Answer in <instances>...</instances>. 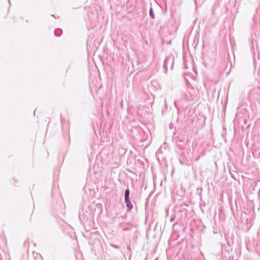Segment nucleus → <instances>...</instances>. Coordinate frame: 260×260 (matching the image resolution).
<instances>
[{"label":"nucleus","instance_id":"1","mask_svg":"<svg viewBox=\"0 0 260 260\" xmlns=\"http://www.w3.org/2000/svg\"><path fill=\"white\" fill-rule=\"evenodd\" d=\"M129 193V190L126 189L125 191V199L126 200V199H127L128 198Z\"/></svg>","mask_w":260,"mask_h":260},{"label":"nucleus","instance_id":"2","mask_svg":"<svg viewBox=\"0 0 260 260\" xmlns=\"http://www.w3.org/2000/svg\"><path fill=\"white\" fill-rule=\"evenodd\" d=\"M125 202L127 203V206H128V204L131 203H130V201H129L128 198L127 199H126V200L125 199Z\"/></svg>","mask_w":260,"mask_h":260},{"label":"nucleus","instance_id":"3","mask_svg":"<svg viewBox=\"0 0 260 260\" xmlns=\"http://www.w3.org/2000/svg\"><path fill=\"white\" fill-rule=\"evenodd\" d=\"M152 14V9H151L150 10V15H151V16H152V17L153 18V17H154V16H153V15Z\"/></svg>","mask_w":260,"mask_h":260},{"label":"nucleus","instance_id":"4","mask_svg":"<svg viewBox=\"0 0 260 260\" xmlns=\"http://www.w3.org/2000/svg\"><path fill=\"white\" fill-rule=\"evenodd\" d=\"M129 206H130V204H128V207H129V208H130ZM132 206H131V208H132Z\"/></svg>","mask_w":260,"mask_h":260}]
</instances>
